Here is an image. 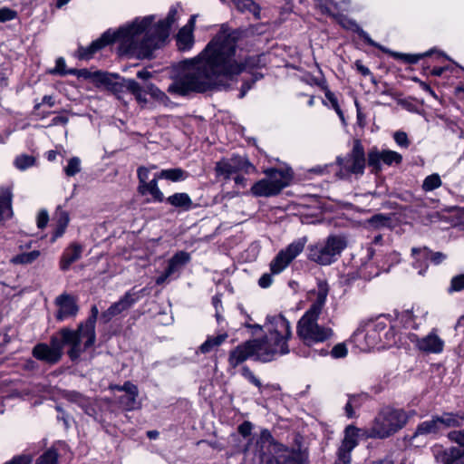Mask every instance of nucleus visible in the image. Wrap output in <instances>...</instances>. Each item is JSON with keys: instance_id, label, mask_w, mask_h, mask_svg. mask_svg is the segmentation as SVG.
<instances>
[{"instance_id": "34", "label": "nucleus", "mask_w": 464, "mask_h": 464, "mask_svg": "<svg viewBox=\"0 0 464 464\" xmlns=\"http://www.w3.org/2000/svg\"><path fill=\"white\" fill-rule=\"evenodd\" d=\"M40 255L41 253L39 250H33L31 252L22 253L14 256L12 258V262L14 264L21 265L32 264L40 256Z\"/></svg>"}, {"instance_id": "62", "label": "nucleus", "mask_w": 464, "mask_h": 464, "mask_svg": "<svg viewBox=\"0 0 464 464\" xmlns=\"http://www.w3.org/2000/svg\"><path fill=\"white\" fill-rule=\"evenodd\" d=\"M357 71L363 76L371 75V72L368 67L364 66L360 61L355 63Z\"/></svg>"}, {"instance_id": "18", "label": "nucleus", "mask_w": 464, "mask_h": 464, "mask_svg": "<svg viewBox=\"0 0 464 464\" xmlns=\"http://www.w3.org/2000/svg\"><path fill=\"white\" fill-rule=\"evenodd\" d=\"M190 260V255L185 251L176 253L168 262V266L162 275L156 278V284H163L169 276L179 272Z\"/></svg>"}, {"instance_id": "35", "label": "nucleus", "mask_w": 464, "mask_h": 464, "mask_svg": "<svg viewBox=\"0 0 464 464\" xmlns=\"http://www.w3.org/2000/svg\"><path fill=\"white\" fill-rule=\"evenodd\" d=\"M348 453V426H346L343 430V440L342 446L338 450V458L335 461V464H348L347 459Z\"/></svg>"}, {"instance_id": "56", "label": "nucleus", "mask_w": 464, "mask_h": 464, "mask_svg": "<svg viewBox=\"0 0 464 464\" xmlns=\"http://www.w3.org/2000/svg\"><path fill=\"white\" fill-rule=\"evenodd\" d=\"M252 424L251 422L249 421H244L242 424H240L238 426V432L243 436V437H247L251 434V431H252Z\"/></svg>"}, {"instance_id": "2", "label": "nucleus", "mask_w": 464, "mask_h": 464, "mask_svg": "<svg viewBox=\"0 0 464 464\" xmlns=\"http://www.w3.org/2000/svg\"><path fill=\"white\" fill-rule=\"evenodd\" d=\"M176 11H170L165 20L152 24V17L136 19L131 24L120 28L117 32L106 31L89 46H80L76 56L80 60H90L105 46L121 42L122 51L139 59L150 58L169 37V29L175 21Z\"/></svg>"}, {"instance_id": "37", "label": "nucleus", "mask_w": 464, "mask_h": 464, "mask_svg": "<svg viewBox=\"0 0 464 464\" xmlns=\"http://www.w3.org/2000/svg\"><path fill=\"white\" fill-rule=\"evenodd\" d=\"M367 222L375 228L386 227L391 224V217L384 214H377L368 219Z\"/></svg>"}, {"instance_id": "30", "label": "nucleus", "mask_w": 464, "mask_h": 464, "mask_svg": "<svg viewBox=\"0 0 464 464\" xmlns=\"http://www.w3.org/2000/svg\"><path fill=\"white\" fill-rule=\"evenodd\" d=\"M157 177L161 179L179 182L187 179L188 178V173L180 168H173L161 169L159 173H157Z\"/></svg>"}, {"instance_id": "33", "label": "nucleus", "mask_w": 464, "mask_h": 464, "mask_svg": "<svg viewBox=\"0 0 464 464\" xmlns=\"http://www.w3.org/2000/svg\"><path fill=\"white\" fill-rule=\"evenodd\" d=\"M442 185L441 179L439 174L433 173L427 176L422 182V189L425 192H430Z\"/></svg>"}, {"instance_id": "20", "label": "nucleus", "mask_w": 464, "mask_h": 464, "mask_svg": "<svg viewBox=\"0 0 464 464\" xmlns=\"http://www.w3.org/2000/svg\"><path fill=\"white\" fill-rule=\"evenodd\" d=\"M411 342L416 344L420 351L427 353H440L444 347V342L434 333H430L422 338L414 336Z\"/></svg>"}, {"instance_id": "13", "label": "nucleus", "mask_w": 464, "mask_h": 464, "mask_svg": "<svg viewBox=\"0 0 464 464\" xmlns=\"http://www.w3.org/2000/svg\"><path fill=\"white\" fill-rule=\"evenodd\" d=\"M382 323L376 324H369L366 329L356 330L350 342L353 343L354 348L359 351L367 352L373 348L381 339L379 334L376 333L377 328H383Z\"/></svg>"}, {"instance_id": "11", "label": "nucleus", "mask_w": 464, "mask_h": 464, "mask_svg": "<svg viewBox=\"0 0 464 464\" xmlns=\"http://www.w3.org/2000/svg\"><path fill=\"white\" fill-rule=\"evenodd\" d=\"M306 242L307 238L305 237H301L280 250L270 263L271 273L277 275L284 271L303 252Z\"/></svg>"}, {"instance_id": "36", "label": "nucleus", "mask_w": 464, "mask_h": 464, "mask_svg": "<svg viewBox=\"0 0 464 464\" xmlns=\"http://www.w3.org/2000/svg\"><path fill=\"white\" fill-rule=\"evenodd\" d=\"M14 163L18 169L24 170L34 165L35 158L31 155L22 154L15 158Z\"/></svg>"}, {"instance_id": "64", "label": "nucleus", "mask_w": 464, "mask_h": 464, "mask_svg": "<svg viewBox=\"0 0 464 464\" xmlns=\"http://www.w3.org/2000/svg\"><path fill=\"white\" fill-rule=\"evenodd\" d=\"M68 121L66 116H56L52 120V125H65Z\"/></svg>"}, {"instance_id": "22", "label": "nucleus", "mask_w": 464, "mask_h": 464, "mask_svg": "<svg viewBox=\"0 0 464 464\" xmlns=\"http://www.w3.org/2000/svg\"><path fill=\"white\" fill-rule=\"evenodd\" d=\"M350 39L353 42L356 47L362 48L366 45L374 46L384 51V49L372 40L370 35L364 32L357 24L350 21Z\"/></svg>"}, {"instance_id": "8", "label": "nucleus", "mask_w": 464, "mask_h": 464, "mask_svg": "<svg viewBox=\"0 0 464 464\" xmlns=\"http://www.w3.org/2000/svg\"><path fill=\"white\" fill-rule=\"evenodd\" d=\"M257 445L260 446V458L266 464H298L294 453L284 445L276 442L267 430L261 431Z\"/></svg>"}, {"instance_id": "44", "label": "nucleus", "mask_w": 464, "mask_h": 464, "mask_svg": "<svg viewBox=\"0 0 464 464\" xmlns=\"http://www.w3.org/2000/svg\"><path fill=\"white\" fill-rule=\"evenodd\" d=\"M54 219L56 222V225H63L65 227H68L70 218L69 214L66 210L63 209L61 206H58L55 213H54Z\"/></svg>"}, {"instance_id": "7", "label": "nucleus", "mask_w": 464, "mask_h": 464, "mask_svg": "<svg viewBox=\"0 0 464 464\" xmlns=\"http://www.w3.org/2000/svg\"><path fill=\"white\" fill-rule=\"evenodd\" d=\"M346 245L344 237L330 235L325 240L308 246L307 258L317 265L329 266L337 261Z\"/></svg>"}, {"instance_id": "12", "label": "nucleus", "mask_w": 464, "mask_h": 464, "mask_svg": "<svg viewBox=\"0 0 464 464\" xmlns=\"http://www.w3.org/2000/svg\"><path fill=\"white\" fill-rule=\"evenodd\" d=\"M215 171L217 176L229 179L233 174H237L239 171H243L246 174L253 173L256 171V167L246 158L236 155L218 161L215 166Z\"/></svg>"}, {"instance_id": "29", "label": "nucleus", "mask_w": 464, "mask_h": 464, "mask_svg": "<svg viewBox=\"0 0 464 464\" xmlns=\"http://www.w3.org/2000/svg\"><path fill=\"white\" fill-rule=\"evenodd\" d=\"M240 13H250L256 19H260L261 8L253 0H231Z\"/></svg>"}, {"instance_id": "23", "label": "nucleus", "mask_w": 464, "mask_h": 464, "mask_svg": "<svg viewBox=\"0 0 464 464\" xmlns=\"http://www.w3.org/2000/svg\"><path fill=\"white\" fill-rule=\"evenodd\" d=\"M82 246L79 244L72 243L63 253L60 260V268L63 271H67L71 265L82 256Z\"/></svg>"}, {"instance_id": "9", "label": "nucleus", "mask_w": 464, "mask_h": 464, "mask_svg": "<svg viewBox=\"0 0 464 464\" xmlns=\"http://www.w3.org/2000/svg\"><path fill=\"white\" fill-rule=\"evenodd\" d=\"M266 177L256 181L251 188V193L255 197H272L279 194L288 186L291 175L288 171L271 169L265 171Z\"/></svg>"}, {"instance_id": "14", "label": "nucleus", "mask_w": 464, "mask_h": 464, "mask_svg": "<svg viewBox=\"0 0 464 464\" xmlns=\"http://www.w3.org/2000/svg\"><path fill=\"white\" fill-rule=\"evenodd\" d=\"M413 257L412 266L418 270V274L423 276L429 267V261L439 265L446 259V256L441 252H432L427 247L411 249Z\"/></svg>"}, {"instance_id": "39", "label": "nucleus", "mask_w": 464, "mask_h": 464, "mask_svg": "<svg viewBox=\"0 0 464 464\" xmlns=\"http://www.w3.org/2000/svg\"><path fill=\"white\" fill-rule=\"evenodd\" d=\"M81 171V160L78 157H72L68 160L64 172L68 177H73Z\"/></svg>"}, {"instance_id": "43", "label": "nucleus", "mask_w": 464, "mask_h": 464, "mask_svg": "<svg viewBox=\"0 0 464 464\" xmlns=\"http://www.w3.org/2000/svg\"><path fill=\"white\" fill-rule=\"evenodd\" d=\"M241 374L245 379H246L250 383H252L258 389L262 388V383L260 380L254 374V372L250 370L248 366L242 367Z\"/></svg>"}, {"instance_id": "49", "label": "nucleus", "mask_w": 464, "mask_h": 464, "mask_svg": "<svg viewBox=\"0 0 464 464\" xmlns=\"http://www.w3.org/2000/svg\"><path fill=\"white\" fill-rule=\"evenodd\" d=\"M347 348L345 343H340L334 345L331 351L333 358L339 359L346 356Z\"/></svg>"}, {"instance_id": "54", "label": "nucleus", "mask_w": 464, "mask_h": 464, "mask_svg": "<svg viewBox=\"0 0 464 464\" xmlns=\"http://www.w3.org/2000/svg\"><path fill=\"white\" fill-rule=\"evenodd\" d=\"M150 169L146 167H140L137 169V176L139 179V186L150 181L149 180Z\"/></svg>"}, {"instance_id": "40", "label": "nucleus", "mask_w": 464, "mask_h": 464, "mask_svg": "<svg viewBox=\"0 0 464 464\" xmlns=\"http://www.w3.org/2000/svg\"><path fill=\"white\" fill-rule=\"evenodd\" d=\"M58 455L55 450H48L39 457L36 464H57Z\"/></svg>"}, {"instance_id": "16", "label": "nucleus", "mask_w": 464, "mask_h": 464, "mask_svg": "<svg viewBox=\"0 0 464 464\" xmlns=\"http://www.w3.org/2000/svg\"><path fill=\"white\" fill-rule=\"evenodd\" d=\"M140 298L138 292H127L118 302L112 304L101 314V321L109 323L113 317L130 308Z\"/></svg>"}, {"instance_id": "53", "label": "nucleus", "mask_w": 464, "mask_h": 464, "mask_svg": "<svg viewBox=\"0 0 464 464\" xmlns=\"http://www.w3.org/2000/svg\"><path fill=\"white\" fill-rule=\"evenodd\" d=\"M449 439L460 446H464V429L450 431L449 433Z\"/></svg>"}, {"instance_id": "46", "label": "nucleus", "mask_w": 464, "mask_h": 464, "mask_svg": "<svg viewBox=\"0 0 464 464\" xmlns=\"http://www.w3.org/2000/svg\"><path fill=\"white\" fill-rule=\"evenodd\" d=\"M353 163L350 166V172L362 174L365 167V158H359L358 156H353Z\"/></svg>"}, {"instance_id": "6", "label": "nucleus", "mask_w": 464, "mask_h": 464, "mask_svg": "<svg viewBox=\"0 0 464 464\" xmlns=\"http://www.w3.org/2000/svg\"><path fill=\"white\" fill-rule=\"evenodd\" d=\"M409 415L399 409L386 407L374 418L370 429L371 438L386 439L401 430L408 422Z\"/></svg>"}, {"instance_id": "26", "label": "nucleus", "mask_w": 464, "mask_h": 464, "mask_svg": "<svg viewBox=\"0 0 464 464\" xmlns=\"http://www.w3.org/2000/svg\"><path fill=\"white\" fill-rule=\"evenodd\" d=\"M12 217V192L8 188H3L0 189V221Z\"/></svg>"}, {"instance_id": "21", "label": "nucleus", "mask_w": 464, "mask_h": 464, "mask_svg": "<svg viewBox=\"0 0 464 464\" xmlns=\"http://www.w3.org/2000/svg\"><path fill=\"white\" fill-rule=\"evenodd\" d=\"M196 23V15H192L188 24L184 25L177 34V46L180 51L189 50L194 44L193 31Z\"/></svg>"}, {"instance_id": "38", "label": "nucleus", "mask_w": 464, "mask_h": 464, "mask_svg": "<svg viewBox=\"0 0 464 464\" xmlns=\"http://www.w3.org/2000/svg\"><path fill=\"white\" fill-rule=\"evenodd\" d=\"M371 438L370 430H363L350 425V451L356 446V439Z\"/></svg>"}, {"instance_id": "19", "label": "nucleus", "mask_w": 464, "mask_h": 464, "mask_svg": "<svg viewBox=\"0 0 464 464\" xmlns=\"http://www.w3.org/2000/svg\"><path fill=\"white\" fill-rule=\"evenodd\" d=\"M434 458L438 464H464V449L451 447L449 449L437 448Z\"/></svg>"}, {"instance_id": "42", "label": "nucleus", "mask_w": 464, "mask_h": 464, "mask_svg": "<svg viewBox=\"0 0 464 464\" xmlns=\"http://www.w3.org/2000/svg\"><path fill=\"white\" fill-rule=\"evenodd\" d=\"M71 401L77 402L84 410L86 414L90 416L94 414V409L88 405V401L81 394H72Z\"/></svg>"}, {"instance_id": "57", "label": "nucleus", "mask_w": 464, "mask_h": 464, "mask_svg": "<svg viewBox=\"0 0 464 464\" xmlns=\"http://www.w3.org/2000/svg\"><path fill=\"white\" fill-rule=\"evenodd\" d=\"M138 387L131 383L130 382H124L123 385H115L112 387V389L118 390L120 392H125L126 393L136 390Z\"/></svg>"}, {"instance_id": "61", "label": "nucleus", "mask_w": 464, "mask_h": 464, "mask_svg": "<svg viewBox=\"0 0 464 464\" xmlns=\"http://www.w3.org/2000/svg\"><path fill=\"white\" fill-rule=\"evenodd\" d=\"M355 106L357 108V123L359 124V126L363 127L366 123L365 116L362 113V110L359 108L357 101H355Z\"/></svg>"}, {"instance_id": "55", "label": "nucleus", "mask_w": 464, "mask_h": 464, "mask_svg": "<svg viewBox=\"0 0 464 464\" xmlns=\"http://www.w3.org/2000/svg\"><path fill=\"white\" fill-rule=\"evenodd\" d=\"M49 221V215L47 210L42 209L37 216V227L41 229L44 228Z\"/></svg>"}, {"instance_id": "41", "label": "nucleus", "mask_w": 464, "mask_h": 464, "mask_svg": "<svg viewBox=\"0 0 464 464\" xmlns=\"http://www.w3.org/2000/svg\"><path fill=\"white\" fill-rule=\"evenodd\" d=\"M53 74H60V75H67V74H75V70H66V64L63 58L60 57L56 60L55 67L51 71Z\"/></svg>"}, {"instance_id": "48", "label": "nucleus", "mask_w": 464, "mask_h": 464, "mask_svg": "<svg viewBox=\"0 0 464 464\" xmlns=\"http://www.w3.org/2000/svg\"><path fill=\"white\" fill-rule=\"evenodd\" d=\"M123 87L133 95L143 90L140 84L133 79L124 80Z\"/></svg>"}, {"instance_id": "24", "label": "nucleus", "mask_w": 464, "mask_h": 464, "mask_svg": "<svg viewBox=\"0 0 464 464\" xmlns=\"http://www.w3.org/2000/svg\"><path fill=\"white\" fill-rule=\"evenodd\" d=\"M167 204L170 205L179 211H188L193 208V201L189 195L185 192L174 193L164 199Z\"/></svg>"}, {"instance_id": "28", "label": "nucleus", "mask_w": 464, "mask_h": 464, "mask_svg": "<svg viewBox=\"0 0 464 464\" xmlns=\"http://www.w3.org/2000/svg\"><path fill=\"white\" fill-rule=\"evenodd\" d=\"M314 84L319 86L322 90L325 92V97L327 101L330 102L332 107L334 109L338 116L340 117L341 121L344 123V115L342 110L340 109V106L338 104L337 98L335 97L334 93H333L330 90H328L325 80L321 78H314Z\"/></svg>"}, {"instance_id": "15", "label": "nucleus", "mask_w": 464, "mask_h": 464, "mask_svg": "<svg viewBox=\"0 0 464 464\" xmlns=\"http://www.w3.org/2000/svg\"><path fill=\"white\" fill-rule=\"evenodd\" d=\"M54 304L57 307L55 318L60 322L68 318H74L80 310L77 298L68 293L58 295Z\"/></svg>"}, {"instance_id": "1", "label": "nucleus", "mask_w": 464, "mask_h": 464, "mask_svg": "<svg viewBox=\"0 0 464 464\" xmlns=\"http://www.w3.org/2000/svg\"><path fill=\"white\" fill-rule=\"evenodd\" d=\"M240 38L239 30H231L227 24H222L219 32L194 58L197 67L171 83L168 92L183 96L190 92H205L218 85L220 76L237 75L252 66L251 58L242 60L237 57Z\"/></svg>"}, {"instance_id": "51", "label": "nucleus", "mask_w": 464, "mask_h": 464, "mask_svg": "<svg viewBox=\"0 0 464 464\" xmlns=\"http://www.w3.org/2000/svg\"><path fill=\"white\" fill-rule=\"evenodd\" d=\"M16 12L7 7L0 8V22L5 23L16 17Z\"/></svg>"}, {"instance_id": "3", "label": "nucleus", "mask_w": 464, "mask_h": 464, "mask_svg": "<svg viewBox=\"0 0 464 464\" xmlns=\"http://www.w3.org/2000/svg\"><path fill=\"white\" fill-rule=\"evenodd\" d=\"M267 334L261 339L246 341L235 349L228 355V364L237 368L249 358L262 362H269L278 355L289 353L287 341L292 336L289 322L282 315L267 317L265 324Z\"/></svg>"}, {"instance_id": "17", "label": "nucleus", "mask_w": 464, "mask_h": 464, "mask_svg": "<svg viewBox=\"0 0 464 464\" xmlns=\"http://www.w3.org/2000/svg\"><path fill=\"white\" fill-rule=\"evenodd\" d=\"M401 161L402 156L400 153L390 150L371 151L368 155V163L375 169H380L382 163L391 166L392 164H401Z\"/></svg>"}, {"instance_id": "63", "label": "nucleus", "mask_w": 464, "mask_h": 464, "mask_svg": "<svg viewBox=\"0 0 464 464\" xmlns=\"http://www.w3.org/2000/svg\"><path fill=\"white\" fill-rule=\"evenodd\" d=\"M212 303H213V305L216 308V318H217L218 322H220L221 315H220L219 311H218V306L219 305L221 306V304H220L221 301H220L219 296L218 295H215L213 297V299H212Z\"/></svg>"}, {"instance_id": "25", "label": "nucleus", "mask_w": 464, "mask_h": 464, "mask_svg": "<svg viewBox=\"0 0 464 464\" xmlns=\"http://www.w3.org/2000/svg\"><path fill=\"white\" fill-rule=\"evenodd\" d=\"M159 179H160L157 177V174H155L151 180L142 184L141 186H138V192L142 196L147 194L151 195L153 201H164L165 197L158 186Z\"/></svg>"}, {"instance_id": "45", "label": "nucleus", "mask_w": 464, "mask_h": 464, "mask_svg": "<svg viewBox=\"0 0 464 464\" xmlns=\"http://www.w3.org/2000/svg\"><path fill=\"white\" fill-rule=\"evenodd\" d=\"M16 336V331L8 327L5 332L0 334V353L3 352V346L9 343Z\"/></svg>"}, {"instance_id": "58", "label": "nucleus", "mask_w": 464, "mask_h": 464, "mask_svg": "<svg viewBox=\"0 0 464 464\" xmlns=\"http://www.w3.org/2000/svg\"><path fill=\"white\" fill-rule=\"evenodd\" d=\"M66 227L65 226H61V225H56V227L53 233V236L51 237V242H55L57 238L61 237L65 230H66Z\"/></svg>"}, {"instance_id": "50", "label": "nucleus", "mask_w": 464, "mask_h": 464, "mask_svg": "<svg viewBox=\"0 0 464 464\" xmlns=\"http://www.w3.org/2000/svg\"><path fill=\"white\" fill-rule=\"evenodd\" d=\"M431 52L432 51L427 52V53H419V54H399V53H393V56H395V57H397V56L402 57L409 63H418L420 61V58L429 55Z\"/></svg>"}, {"instance_id": "31", "label": "nucleus", "mask_w": 464, "mask_h": 464, "mask_svg": "<svg viewBox=\"0 0 464 464\" xmlns=\"http://www.w3.org/2000/svg\"><path fill=\"white\" fill-rule=\"evenodd\" d=\"M146 92L149 93L157 102L165 106H168L170 102V100L167 94L153 83H150L146 86Z\"/></svg>"}, {"instance_id": "59", "label": "nucleus", "mask_w": 464, "mask_h": 464, "mask_svg": "<svg viewBox=\"0 0 464 464\" xmlns=\"http://www.w3.org/2000/svg\"><path fill=\"white\" fill-rule=\"evenodd\" d=\"M258 284H259L260 287H262V288L269 287L271 285V284H272V276H271V275H269V274L263 275L260 277V279L258 281Z\"/></svg>"}, {"instance_id": "52", "label": "nucleus", "mask_w": 464, "mask_h": 464, "mask_svg": "<svg viewBox=\"0 0 464 464\" xmlns=\"http://www.w3.org/2000/svg\"><path fill=\"white\" fill-rule=\"evenodd\" d=\"M463 289H464V274L453 276L450 281V290H463Z\"/></svg>"}, {"instance_id": "47", "label": "nucleus", "mask_w": 464, "mask_h": 464, "mask_svg": "<svg viewBox=\"0 0 464 464\" xmlns=\"http://www.w3.org/2000/svg\"><path fill=\"white\" fill-rule=\"evenodd\" d=\"M393 139L396 144L401 148H408L410 146V141L408 139V135L404 131H396L393 134Z\"/></svg>"}, {"instance_id": "60", "label": "nucleus", "mask_w": 464, "mask_h": 464, "mask_svg": "<svg viewBox=\"0 0 464 464\" xmlns=\"http://www.w3.org/2000/svg\"><path fill=\"white\" fill-rule=\"evenodd\" d=\"M353 156H358L359 158L364 157V150L359 141H355L353 149Z\"/></svg>"}, {"instance_id": "4", "label": "nucleus", "mask_w": 464, "mask_h": 464, "mask_svg": "<svg viewBox=\"0 0 464 464\" xmlns=\"http://www.w3.org/2000/svg\"><path fill=\"white\" fill-rule=\"evenodd\" d=\"M99 315L96 304L91 307L89 317L78 324L76 330L62 328L51 338V344L38 343L33 349V355L37 360L54 364L60 361L63 347L69 346L68 355L74 361L96 342L95 324Z\"/></svg>"}, {"instance_id": "10", "label": "nucleus", "mask_w": 464, "mask_h": 464, "mask_svg": "<svg viewBox=\"0 0 464 464\" xmlns=\"http://www.w3.org/2000/svg\"><path fill=\"white\" fill-rule=\"evenodd\" d=\"M462 420L461 417L450 412H445L440 416H433L432 419L425 420L417 426L410 438V442L414 444V440L420 437L435 435L445 428L459 426Z\"/></svg>"}, {"instance_id": "5", "label": "nucleus", "mask_w": 464, "mask_h": 464, "mask_svg": "<svg viewBox=\"0 0 464 464\" xmlns=\"http://www.w3.org/2000/svg\"><path fill=\"white\" fill-rule=\"evenodd\" d=\"M327 292H319L316 300L297 323V335L307 344L323 343L333 336V330L319 325L318 317L326 301Z\"/></svg>"}, {"instance_id": "32", "label": "nucleus", "mask_w": 464, "mask_h": 464, "mask_svg": "<svg viewBox=\"0 0 464 464\" xmlns=\"http://www.w3.org/2000/svg\"><path fill=\"white\" fill-rule=\"evenodd\" d=\"M139 394L138 388L136 390H133L125 395L120 397L119 401L120 403L124 407L127 411H132L134 410L137 405V397Z\"/></svg>"}, {"instance_id": "27", "label": "nucleus", "mask_w": 464, "mask_h": 464, "mask_svg": "<svg viewBox=\"0 0 464 464\" xmlns=\"http://www.w3.org/2000/svg\"><path fill=\"white\" fill-rule=\"evenodd\" d=\"M227 337V333H222L216 336H208L207 340L198 347V353L206 354L217 350Z\"/></svg>"}]
</instances>
